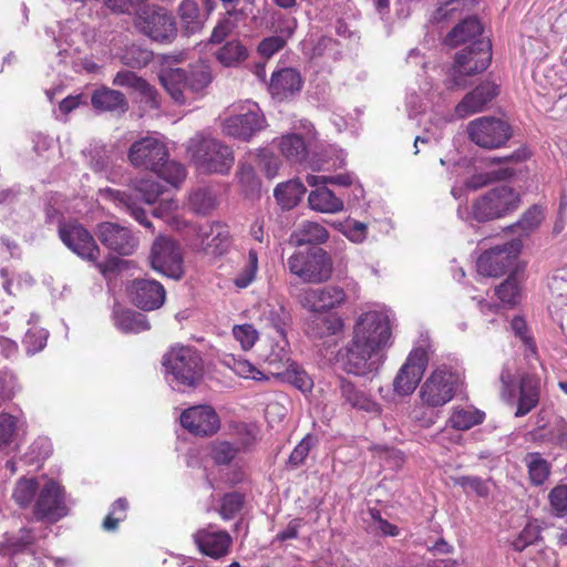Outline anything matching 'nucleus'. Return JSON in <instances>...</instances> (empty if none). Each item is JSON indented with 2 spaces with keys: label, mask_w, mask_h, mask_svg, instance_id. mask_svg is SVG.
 <instances>
[{
  "label": "nucleus",
  "mask_w": 567,
  "mask_h": 567,
  "mask_svg": "<svg viewBox=\"0 0 567 567\" xmlns=\"http://www.w3.org/2000/svg\"><path fill=\"white\" fill-rule=\"evenodd\" d=\"M390 311L374 307L362 311L352 328V338L342 354L348 373L367 375L375 372L384 361V351L391 346Z\"/></svg>",
  "instance_id": "nucleus-1"
},
{
  "label": "nucleus",
  "mask_w": 567,
  "mask_h": 567,
  "mask_svg": "<svg viewBox=\"0 0 567 567\" xmlns=\"http://www.w3.org/2000/svg\"><path fill=\"white\" fill-rule=\"evenodd\" d=\"M163 367L173 389L195 388L204 375L203 358L193 347H172L163 357Z\"/></svg>",
  "instance_id": "nucleus-2"
},
{
  "label": "nucleus",
  "mask_w": 567,
  "mask_h": 567,
  "mask_svg": "<svg viewBox=\"0 0 567 567\" xmlns=\"http://www.w3.org/2000/svg\"><path fill=\"white\" fill-rule=\"evenodd\" d=\"M186 150L197 169L204 173L227 174L235 162L228 145L204 133L195 134Z\"/></svg>",
  "instance_id": "nucleus-3"
},
{
  "label": "nucleus",
  "mask_w": 567,
  "mask_h": 567,
  "mask_svg": "<svg viewBox=\"0 0 567 567\" xmlns=\"http://www.w3.org/2000/svg\"><path fill=\"white\" fill-rule=\"evenodd\" d=\"M519 194L512 187L502 185L494 187L477 197L472 209L458 208V216L464 220L488 221L503 218L519 206Z\"/></svg>",
  "instance_id": "nucleus-4"
},
{
  "label": "nucleus",
  "mask_w": 567,
  "mask_h": 567,
  "mask_svg": "<svg viewBox=\"0 0 567 567\" xmlns=\"http://www.w3.org/2000/svg\"><path fill=\"white\" fill-rule=\"evenodd\" d=\"M492 60V45L486 39H478L456 54L445 81L447 90L462 89L467 85L466 76L487 69Z\"/></svg>",
  "instance_id": "nucleus-5"
},
{
  "label": "nucleus",
  "mask_w": 567,
  "mask_h": 567,
  "mask_svg": "<svg viewBox=\"0 0 567 567\" xmlns=\"http://www.w3.org/2000/svg\"><path fill=\"white\" fill-rule=\"evenodd\" d=\"M265 126L266 120L259 106L249 101L229 106L221 122V131L226 136L243 141H249Z\"/></svg>",
  "instance_id": "nucleus-6"
},
{
  "label": "nucleus",
  "mask_w": 567,
  "mask_h": 567,
  "mask_svg": "<svg viewBox=\"0 0 567 567\" xmlns=\"http://www.w3.org/2000/svg\"><path fill=\"white\" fill-rule=\"evenodd\" d=\"M287 267L292 275L308 284H321L332 275V260L319 247L295 252L287 259Z\"/></svg>",
  "instance_id": "nucleus-7"
},
{
  "label": "nucleus",
  "mask_w": 567,
  "mask_h": 567,
  "mask_svg": "<svg viewBox=\"0 0 567 567\" xmlns=\"http://www.w3.org/2000/svg\"><path fill=\"white\" fill-rule=\"evenodd\" d=\"M458 380V375L445 367L435 369L420 388L422 404L432 409L445 405L454 398Z\"/></svg>",
  "instance_id": "nucleus-8"
},
{
  "label": "nucleus",
  "mask_w": 567,
  "mask_h": 567,
  "mask_svg": "<svg viewBox=\"0 0 567 567\" xmlns=\"http://www.w3.org/2000/svg\"><path fill=\"white\" fill-rule=\"evenodd\" d=\"M430 352V344L417 346L411 350L393 380V391L398 395L406 396L414 392L426 370Z\"/></svg>",
  "instance_id": "nucleus-9"
},
{
  "label": "nucleus",
  "mask_w": 567,
  "mask_h": 567,
  "mask_svg": "<svg viewBox=\"0 0 567 567\" xmlns=\"http://www.w3.org/2000/svg\"><path fill=\"white\" fill-rule=\"evenodd\" d=\"M152 268L173 279L184 275V259L179 245L169 237L159 236L153 243L150 255Z\"/></svg>",
  "instance_id": "nucleus-10"
},
{
  "label": "nucleus",
  "mask_w": 567,
  "mask_h": 567,
  "mask_svg": "<svg viewBox=\"0 0 567 567\" xmlns=\"http://www.w3.org/2000/svg\"><path fill=\"white\" fill-rule=\"evenodd\" d=\"M520 248V240L513 239L486 250L477 259L478 274L485 277L504 275L516 262Z\"/></svg>",
  "instance_id": "nucleus-11"
},
{
  "label": "nucleus",
  "mask_w": 567,
  "mask_h": 567,
  "mask_svg": "<svg viewBox=\"0 0 567 567\" xmlns=\"http://www.w3.org/2000/svg\"><path fill=\"white\" fill-rule=\"evenodd\" d=\"M136 28L154 41H172L177 34L175 20L163 8L146 7L135 20Z\"/></svg>",
  "instance_id": "nucleus-12"
},
{
  "label": "nucleus",
  "mask_w": 567,
  "mask_h": 567,
  "mask_svg": "<svg viewBox=\"0 0 567 567\" xmlns=\"http://www.w3.org/2000/svg\"><path fill=\"white\" fill-rule=\"evenodd\" d=\"M127 156L134 167L154 172L168 158V150L159 136L148 135L135 141Z\"/></svg>",
  "instance_id": "nucleus-13"
},
{
  "label": "nucleus",
  "mask_w": 567,
  "mask_h": 567,
  "mask_svg": "<svg viewBox=\"0 0 567 567\" xmlns=\"http://www.w3.org/2000/svg\"><path fill=\"white\" fill-rule=\"evenodd\" d=\"M467 133L470 140L483 148H497L511 136L508 124L489 116L471 121L467 125Z\"/></svg>",
  "instance_id": "nucleus-14"
},
{
  "label": "nucleus",
  "mask_w": 567,
  "mask_h": 567,
  "mask_svg": "<svg viewBox=\"0 0 567 567\" xmlns=\"http://www.w3.org/2000/svg\"><path fill=\"white\" fill-rule=\"evenodd\" d=\"M33 514L38 520L55 523L68 515V507L61 486L50 481L39 491Z\"/></svg>",
  "instance_id": "nucleus-15"
},
{
  "label": "nucleus",
  "mask_w": 567,
  "mask_h": 567,
  "mask_svg": "<svg viewBox=\"0 0 567 567\" xmlns=\"http://www.w3.org/2000/svg\"><path fill=\"white\" fill-rule=\"evenodd\" d=\"M59 236L63 244L79 257L95 261L100 249L92 235L78 221H66L59 226Z\"/></svg>",
  "instance_id": "nucleus-16"
},
{
  "label": "nucleus",
  "mask_w": 567,
  "mask_h": 567,
  "mask_svg": "<svg viewBox=\"0 0 567 567\" xmlns=\"http://www.w3.org/2000/svg\"><path fill=\"white\" fill-rule=\"evenodd\" d=\"M347 298L343 288L328 285L321 288L305 289L299 296V302L305 309L321 313L340 308L346 303Z\"/></svg>",
  "instance_id": "nucleus-17"
},
{
  "label": "nucleus",
  "mask_w": 567,
  "mask_h": 567,
  "mask_svg": "<svg viewBox=\"0 0 567 567\" xmlns=\"http://www.w3.org/2000/svg\"><path fill=\"white\" fill-rule=\"evenodd\" d=\"M181 424L189 433L196 436H210L220 426V420L210 405H195L183 411Z\"/></svg>",
  "instance_id": "nucleus-18"
},
{
  "label": "nucleus",
  "mask_w": 567,
  "mask_h": 567,
  "mask_svg": "<svg viewBox=\"0 0 567 567\" xmlns=\"http://www.w3.org/2000/svg\"><path fill=\"white\" fill-rule=\"evenodd\" d=\"M96 236L109 249L124 256L133 254L138 244L128 228L111 221L99 224Z\"/></svg>",
  "instance_id": "nucleus-19"
},
{
  "label": "nucleus",
  "mask_w": 567,
  "mask_h": 567,
  "mask_svg": "<svg viewBox=\"0 0 567 567\" xmlns=\"http://www.w3.org/2000/svg\"><path fill=\"white\" fill-rule=\"evenodd\" d=\"M193 540L203 555L214 559L226 556L233 543L226 530L215 529L213 526L198 529L193 534Z\"/></svg>",
  "instance_id": "nucleus-20"
},
{
  "label": "nucleus",
  "mask_w": 567,
  "mask_h": 567,
  "mask_svg": "<svg viewBox=\"0 0 567 567\" xmlns=\"http://www.w3.org/2000/svg\"><path fill=\"white\" fill-rule=\"evenodd\" d=\"M131 301L143 310L159 308L165 301V289L156 280L135 279L128 287Z\"/></svg>",
  "instance_id": "nucleus-21"
},
{
  "label": "nucleus",
  "mask_w": 567,
  "mask_h": 567,
  "mask_svg": "<svg viewBox=\"0 0 567 567\" xmlns=\"http://www.w3.org/2000/svg\"><path fill=\"white\" fill-rule=\"evenodd\" d=\"M498 94V87L493 82H483L467 93L455 106V116L465 118L483 112L486 105Z\"/></svg>",
  "instance_id": "nucleus-22"
},
{
  "label": "nucleus",
  "mask_w": 567,
  "mask_h": 567,
  "mask_svg": "<svg viewBox=\"0 0 567 567\" xmlns=\"http://www.w3.org/2000/svg\"><path fill=\"white\" fill-rule=\"evenodd\" d=\"M202 250L210 257H219L226 254L231 245L228 228L220 224L200 226L198 229Z\"/></svg>",
  "instance_id": "nucleus-23"
},
{
  "label": "nucleus",
  "mask_w": 567,
  "mask_h": 567,
  "mask_svg": "<svg viewBox=\"0 0 567 567\" xmlns=\"http://www.w3.org/2000/svg\"><path fill=\"white\" fill-rule=\"evenodd\" d=\"M159 81L175 103L186 104L193 99L194 92L190 91L187 73L184 70H163L159 74Z\"/></svg>",
  "instance_id": "nucleus-24"
},
{
  "label": "nucleus",
  "mask_w": 567,
  "mask_h": 567,
  "mask_svg": "<svg viewBox=\"0 0 567 567\" xmlns=\"http://www.w3.org/2000/svg\"><path fill=\"white\" fill-rule=\"evenodd\" d=\"M302 87L300 73L292 68H285L271 75L269 91L279 99L284 100L299 92Z\"/></svg>",
  "instance_id": "nucleus-25"
},
{
  "label": "nucleus",
  "mask_w": 567,
  "mask_h": 567,
  "mask_svg": "<svg viewBox=\"0 0 567 567\" xmlns=\"http://www.w3.org/2000/svg\"><path fill=\"white\" fill-rule=\"evenodd\" d=\"M103 200L113 203L117 208L127 212L136 221L146 228H151L152 224L147 220L145 210L137 206L132 196L114 188H103L99 192Z\"/></svg>",
  "instance_id": "nucleus-26"
},
{
  "label": "nucleus",
  "mask_w": 567,
  "mask_h": 567,
  "mask_svg": "<svg viewBox=\"0 0 567 567\" xmlns=\"http://www.w3.org/2000/svg\"><path fill=\"white\" fill-rule=\"evenodd\" d=\"M540 380L532 374H525L519 384V398L516 417L528 414L539 402Z\"/></svg>",
  "instance_id": "nucleus-27"
},
{
  "label": "nucleus",
  "mask_w": 567,
  "mask_h": 567,
  "mask_svg": "<svg viewBox=\"0 0 567 567\" xmlns=\"http://www.w3.org/2000/svg\"><path fill=\"white\" fill-rule=\"evenodd\" d=\"M483 27L478 19L466 18L455 25L445 37L444 43L451 48L458 47L470 42L471 44L478 40L482 35Z\"/></svg>",
  "instance_id": "nucleus-28"
},
{
  "label": "nucleus",
  "mask_w": 567,
  "mask_h": 567,
  "mask_svg": "<svg viewBox=\"0 0 567 567\" xmlns=\"http://www.w3.org/2000/svg\"><path fill=\"white\" fill-rule=\"evenodd\" d=\"M308 202L311 209L319 213L336 214L343 210V200L326 186L310 192Z\"/></svg>",
  "instance_id": "nucleus-29"
},
{
  "label": "nucleus",
  "mask_w": 567,
  "mask_h": 567,
  "mask_svg": "<svg viewBox=\"0 0 567 567\" xmlns=\"http://www.w3.org/2000/svg\"><path fill=\"white\" fill-rule=\"evenodd\" d=\"M27 422L24 417L12 415L10 413H0V451L10 446L19 437L20 433H24Z\"/></svg>",
  "instance_id": "nucleus-30"
},
{
  "label": "nucleus",
  "mask_w": 567,
  "mask_h": 567,
  "mask_svg": "<svg viewBox=\"0 0 567 567\" xmlns=\"http://www.w3.org/2000/svg\"><path fill=\"white\" fill-rule=\"evenodd\" d=\"M329 238L328 230L316 221H303L290 236V241L296 246L308 244H322Z\"/></svg>",
  "instance_id": "nucleus-31"
},
{
  "label": "nucleus",
  "mask_w": 567,
  "mask_h": 567,
  "mask_svg": "<svg viewBox=\"0 0 567 567\" xmlns=\"http://www.w3.org/2000/svg\"><path fill=\"white\" fill-rule=\"evenodd\" d=\"M115 326L125 333H140L151 328L145 315L130 309L114 310Z\"/></svg>",
  "instance_id": "nucleus-32"
},
{
  "label": "nucleus",
  "mask_w": 567,
  "mask_h": 567,
  "mask_svg": "<svg viewBox=\"0 0 567 567\" xmlns=\"http://www.w3.org/2000/svg\"><path fill=\"white\" fill-rule=\"evenodd\" d=\"M183 31L190 35L200 32L205 25V18L200 14L197 3L193 0H183L178 8Z\"/></svg>",
  "instance_id": "nucleus-33"
},
{
  "label": "nucleus",
  "mask_w": 567,
  "mask_h": 567,
  "mask_svg": "<svg viewBox=\"0 0 567 567\" xmlns=\"http://www.w3.org/2000/svg\"><path fill=\"white\" fill-rule=\"evenodd\" d=\"M306 193V187L299 179L280 183L274 190V196L284 209H291L298 205Z\"/></svg>",
  "instance_id": "nucleus-34"
},
{
  "label": "nucleus",
  "mask_w": 567,
  "mask_h": 567,
  "mask_svg": "<svg viewBox=\"0 0 567 567\" xmlns=\"http://www.w3.org/2000/svg\"><path fill=\"white\" fill-rule=\"evenodd\" d=\"M278 148L290 163H301L308 155L305 140L296 133L282 135L278 141Z\"/></svg>",
  "instance_id": "nucleus-35"
},
{
  "label": "nucleus",
  "mask_w": 567,
  "mask_h": 567,
  "mask_svg": "<svg viewBox=\"0 0 567 567\" xmlns=\"http://www.w3.org/2000/svg\"><path fill=\"white\" fill-rule=\"evenodd\" d=\"M215 58L221 65L234 68L248 58V50L239 40H231L216 51Z\"/></svg>",
  "instance_id": "nucleus-36"
},
{
  "label": "nucleus",
  "mask_w": 567,
  "mask_h": 567,
  "mask_svg": "<svg viewBox=\"0 0 567 567\" xmlns=\"http://www.w3.org/2000/svg\"><path fill=\"white\" fill-rule=\"evenodd\" d=\"M92 105L103 111H121L127 109V102L120 91L103 87L92 95Z\"/></svg>",
  "instance_id": "nucleus-37"
},
{
  "label": "nucleus",
  "mask_w": 567,
  "mask_h": 567,
  "mask_svg": "<svg viewBox=\"0 0 567 567\" xmlns=\"http://www.w3.org/2000/svg\"><path fill=\"white\" fill-rule=\"evenodd\" d=\"M485 413L474 406L455 408L452 412L449 422L452 427L461 431L470 430L471 427L483 423Z\"/></svg>",
  "instance_id": "nucleus-38"
},
{
  "label": "nucleus",
  "mask_w": 567,
  "mask_h": 567,
  "mask_svg": "<svg viewBox=\"0 0 567 567\" xmlns=\"http://www.w3.org/2000/svg\"><path fill=\"white\" fill-rule=\"evenodd\" d=\"M340 391L346 401L355 409L367 412H379V405L370 400L354 384L346 379H340Z\"/></svg>",
  "instance_id": "nucleus-39"
},
{
  "label": "nucleus",
  "mask_w": 567,
  "mask_h": 567,
  "mask_svg": "<svg viewBox=\"0 0 567 567\" xmlns=\"http://www.w3.org/2000/svg\"><path fill=\"white\" fill-rule=\"evenodd\" d=\"M296 29V21L291 20L288 22L287 27L280 30V34L271 35L265 38L257 48V52L266 59L271 58L275 53L280 51L287 42V39L290 38Z\"/></svg>",
  "instance_id": "nucleus-40"
},
{
  "label": "nucleus",
  "mask_w": 567,
  "mask_h": 567,
  "mask_svg": "<svg viewBox=\"0 0 567 567\" xmlns=\"http://www.w3.org/2000/svg\"><path fill=\"white\" fill-rule=\"evenodd\" d=\"M35 542V536L32 529L21 528L17 535L6 534L4 539L0 543V553L17 554L25 550Z\"/></svg>",
  "instance_id": "nucleus-41"
},
{
  "label": "nucleus",
  "mask_w": 567,
  "mask_h": 567,
  "mask_svg": "<svg viewBox=\"0 0 567 567\" xmlns=\"http://www.w3.org/2000/svg\"><path fill=\"white\" fill-rule=\"evenodd\" d=\"M39 491L40 488L35 478L21 477L16 483L11 497L18 506L25 508L34 501Z\"/></svg>",
  "instance_id": "nucleus-42"
},
{
  "label": "nucleus",
  "mask_w": 567,
  "mask_h": 567,
  "mask_svg": "<svg viewBox=\"0 0 567 567\" xmlns=\"http://www.w3.org/2000/svg\"><path fill=\"white\" fill-rule=\"evenodd\" d=\"M240 16H244L243 10H227L226 14L214 27L209 42L213 44L221 43L237 28L238 17Z\"/></svg>",
  "instance_id": "nucleus-43"
},
{
  "label": "nucleus",
  "mask_w": 567,
  "mask_h": 567,
  "mask_svg": "<svg viewBox=\"0 0 567 567\" xmlns=\"http://www.w3.org/2000/svg\"><path fill=\"white\" fill-rule=\"evenodd\" d=\"M223 363L233 370L237 375L245 379H251L256 381L266 380L265 374L259 371L252 363L234 354H226L223 358Z\"/></svg>",
  "instance_id": "nucleus-44"
},
{
  "label": "nucleus",
  "mask_w": 567,
  "mask_h": 567,
  "mask_svg": "<svg viewBox=\"0 0 567 567\" xmlns=\"http://www.w3.org/2000/svg\"><path fill=\"white\" fill-rule=\"evenodd\" d=\"M258 271V254L255 249L248 251L247 257L238 272L235 275L233 282L239 289H245L250 286L257 276Z\"/></svg>",
  "instance_id": "nucleus-45"
},
{
  "label": "nucleus",
  "mask_w": 567,
  "mask_h": 567,
  "mask_svg": "<svg viewBox=\"0 0 567 567\" xmlns=\"http://www.w3.org/2000/svg\"><path fill=\"white\" fill-rule=\"evenodd\" d=\"M530 482L538 486L543 485L550 473L549 463L539 453H529L525 457Z\"/></svg>",
  "instance_id": "nucleus-46"
},
{
  "label": "nucleus",
  "mask_w": 567,
  "mask_h": 567,
  "mask_svg": "<svg viewBox=\"0 0 567 567\" xmlns=\"http://www.w3.org/2000/svg\"><path fill=\"white\" fill-rule=\"evenodd\" d=\"M343 327V320L339 316L329 315L318 321H313L308 328V333L315 338H322L337 334L342 331Z\"/></svg>",
  "instance_id": "nucleus-47"
},
{
  "label": "nucleus",
  "mask_w": 567,
  "mask_h": 567,
  "mask_svg": "<svg viewBox=\"0 0 567 567\" xmlns=\"http://www.w3.org/2000/svg\"><path fill=\"white\" fill-rule=\"evenodd\" d=\"M513 175L514 171L509 167H503L487 173L475 174L465 182V187L471 190H476L494 181L507 179Z\"/></svg>",
  "instance_id": "nucleus-48"
},
{
  "label": "nucleus",
  "mask_w": 567,
  "mask_h": 567,
  "mask_svg": "<svg viewBox=\"0 0 567 567\" xmlns=\"http://www.w3.org/2000/svg\"><path fill=\"white\" fill-rule=\"evenodd\" d=\"M152 60V52L136 44L127 45L122 54L121 61L131 68H143Z\"/></svg>",
  "instance_id": "nucleus-49"
},
{
  "label": "nucleus",
  "mask_w": 567,
  "mask_h": 567,
  "mask_svg": "<svg viewBox=\"0 0 567 567\" xmlns=\"http://www.w3.org/2000/svg\"><path fill=\"white\" fill-rule=\"evenodd\" d=\"M154 173L174 187H178L186 177L185 167L177 162L168 161V158Z\"/></svg>",
  "instance_id": "nucleus-50"
},
{
  "label": "nucleus",
  "mask_w": 567,
  "mask_h": 567,
  "mask_svg": "<svg viewBox=\"0 0 567 567\" xmlns=\"http://www.w3.org/2000/svg\"><path fill=\"white\" fill-rule=\"evenodd\" d=\"M190 91L195 93L204 90L212 82L210 68L205 62H199L192 66L189 74H187Z\"/></svg>",
  "instance_id": "nucleus-51"
},
{
  "label": "nucleus",
  "mask_w": 567,
  "mask_h": 567,
  "mask_svg": "<svg viewBox=\"0 0 567 567\" xmlns=\"http://www.w3.org/2000/svg\"><path fill=\"white\" fill-rule=\"evenodd\" d=\"M519 284L515 274L496 288V295L503 303L514 306L519 300Z\"/></svg>",
  "instance_id": "nucleus-52"
},
{
  "label": "nucleus",
  "mask_w": 567,
  "mask_h": 567,
  "mask_svg": "<svg viewBox=\"0 0 567 567\" xmlns=\"http://www.w3.org/2000/svg\"><path fill=\"white\" fill-rule=\"evenodd\" d=\"M134 190L141 194L146 204H154L158 196L163 194V187L151 178H141L132 182Z\"/></svg>",
  "instance_id": "nucleus-53"
},
{
  "label": "nucleus",
  "mask_w": 567,
  "mask_h": 567,
  "mask_svg": "<svg viewBox=\"0 0 567 567\" xmlns=\"http://www.w3.org/2000/svg\"><path fill=\"white\" fill-rule=\"evenodd\" d=\"M544 219L543 210L539 207H532L523 214L520 219L513 225L522 235H528L542 224Z\"/></svg>",
  "instance_id": "nucleus-54"
},
{
  "label": "nucleus",
  "mask_w": 567,
  "mask_h": 567,
  "mask_svg": "<svg viewBox=\"0 0 567 567\" xmlns=\"http://www.w3.org/2000/svg\"><path fill=\"white\" fill-rule=\"evenodd\" d=\"M189 203L195 212L207 214L215 207L216 198L209 189L199 188L190 194Z\"/></svg>",
  "instance_id": "nucleus-55"
},
{
  "label": "nucleus",
  "mask_w": 567,
  "mask_h": 567,
  "mask_svg": "<svg viewBox=\"0 0 567 567\" xmlns=\"http://www.w3.org/2000/svg\"><path fill=\"white\" fill-rule=\"evenodd\" d=\"M233 336L245 351L250 350L259 338L258 331L249 323L234 326Z\"/></svg>",
  "instance_id": "nucleus-56"
},
{
  "label": "nucleus",
  "mask_w": 567,
  "mask_h": 567,
  "mask_svg": "<svg viewBox=\"0 0 567 567\" xmlns=\"http://www.w3.org/2000/svg\"><path fill=\"white\" fill-rule=\"evenodd\" d=\"M333 226L353 243L363 241L367 235L365 224L352 219L334 223Z\"/></svg>",
  "instance_id": "nucleus-57"
},
{
  "label": "nucleus",
  "mask_w": 567,
  "mask_h": 567,
  "mask_svg": "<svg viewBox=\"0 0 567 567\" xmlns=\"http://www.w3.org/2000/svg\"><path fill=\"white\" fill-rule=\"evenodd\" d=\"M244 496L239 493H229L221 498L219 514L223 519L229 520L243 508Z\"/></svg>",
  "instance_id": "nucleus-58"
},
{
  "label": "nucleus",
  "mask_w": 567,
  "mask_h": 567,
  "mask_svg": "<svg viewBox=\"0 0 567 567\" xmlns=\"http://www.w3.org/2000/svg\"><path fill=\"white\" fill-rule=\"evenodd\" d=\"M369 515H370L369 527L373 532H375L382 536H396L399 534L398 526L383 519L378 509H374V508L370 509Z\"/></svg>",
  "instance_id": "nucleus-59"
},
{
  "label": "nucleus",
  "mask_w": 567,
  "mask_h": 567,
  "mask_svg": "<svg viewBox=\"0 0 567 567\" xmlns=\"http://www.w3.org/2000/svg\"><path fill=\"white\" fill-rule=\"evenodd\" d=\"M52 452L51 441L45 436H40L33 441L27 454L29 463L40 462L50 456Z\"/></svg>",
  "instance_id": "nucleus-60"
},
{
  "label": "nucleus",
  "mask_w": 567,
  "mask_h": 567,
  "mask_svg": "<svg viewBox=\"0 0 567 567\" xmlns=\"http://www.w3.org/2000/svg\"><path fill=\"white\" fill-rule=\"evenodd\" d=\"M257 157L258 166L265 173V175L270 179L275 178L281 166V161L267 150H261Z\"/></svg>",
  "instance_id": "nucleus-61"
},
{
  "label": "nucleus",
  "mask_w": 567,
  "mask_h": 567,
  "mask_svg": "<svg viewBox=\"0 0 567 567\" xmlns=\"http://www.w3.org/2000/svg\"><path fill=\"white\" fill-rule=\"evenodd\" d=\"M113 83L115 85H118V86L134 87V89H136L138 91L151 93V87L147 84V82L144 81L143 79L138 78L132 71H121V72H118L115 75V78L113 80Z\"/></svg>",
  "instance_id": "nucleus-62"
},
{
  "label": "nucleus",
  "mask_w": 567,
  "mask_h": 567,
  "mask_svg": "<svg viewBox=\"0 0 567 567\" xmlns=\"http://www.w3.org/2000/svg\"><path fill=\"white\" fill-rule=\"evenodd\" d=\"M549 503L556 516L563 517L567 513V485H557L549 495Z\"/></svg>",
  "instance_id": "nucleus-63"
},
{
  "label": "nucleus",
  "mask_w": 567,
  "mask_h": 567,
  "mask_svg": "<svg viewBox=\"0 0 567 567\" xmlns=\"http://www.w3.org/2000/svg\"><path fill=\"white\" fill-rule=\"evenodd\" d=\"M548 286L554 298L559 299L561 303H567V271L556 272Z\"/></svg>",
  "instance_id": "nucleus-64"
}]
</instances>
